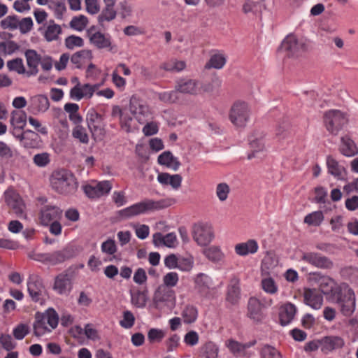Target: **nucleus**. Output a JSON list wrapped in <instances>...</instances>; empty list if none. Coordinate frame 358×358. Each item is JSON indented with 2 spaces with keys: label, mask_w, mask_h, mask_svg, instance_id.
Segmentation results:
<instances>
[{
  "label": "nucleus",
  "mask_w": 358,
  "mask_h": 358,
  "mask_svg": "<svg viewBox=\"0 0 358 358\" xmlns=\"http://www.w3.org/2000/svg\"><path fill=\"white\" fill-rule=\"evenodd\" d=\"M171 205V201L169 199L154 201L147 199L119 210L117 215L122 220H128L150 211L167 208Z\"/></svg>",
  "instance_id": "f257e3e1"
},
{
  "label": "nucleus",
  "mask_w": 358,
  "mask_h": 358,
  "mask_svg": "<svg viewBox=\"0 0 358 358\" xmlns=\"http://www.w3.org/2000/svg\"><path fill=\"white\" fill-rule=\"evenodd\" d=\"M50 180L52 189L62 195L73 194L78 187L75 176L66 169L55 171L52 173Z\"/></svg>",
  "instance_id": "f03ea898"
},
{
  "label": "nucleus",
  "mask_w": 358,
  "mask_h": 358,
  "mask_svg": "<svg viewBox=\"0 0 358 358\" xmlns=\"http://www.w3.org/2000/svg\"><path fill=\"white\" fill-rule=\"evenodd\" d=\"M34 318V335L36 337H41L56 329L59 320L57 313L52 308H49L44 313L36 312Z\"/></svg>",
  "instance_id": "7ed1b4c3"
},
{
  "label": "nucleus",
  "mask_w": 358,
  "mask_h": 358,
  "mask_svg": "<svg viewBox=\"0 0 358 358\" xmlns=\"http://www.w3.org/2000/svg\"><path fill=\"white\" fill-rule=\"evenodd\" d=\"M336 295L331 300L338 306L341 314L345 317H350L356 309V296L354 290L348 287L343 292L342 289H337Z\"/></svg>",
  "instance_id": "20e7f679"
},
{
  "label": "nucleus",
  "mask_w": 358,
  "mask_h": 358,
  "mask_svg": "<svg viewBox=\"0 0 358 358\" xmlns=\"http://www.w3.org/2000/svg\"><path fill=\"white\" fill-rule=\"evenodd\" d=\"M324 122L329 132L333 135H337L348 122V119L345 113L341 110H329L324 114Z\"/></svg>",
  "instance_id": "39448f33"
},
{
  "label": "nucleus",
  "mask_w": 358,
  "mask_h": 358,
  "mask_svg": "<svg viewBox=\"0 0 358 358\" xmlns=\"http://www.w3.org/2000/svg\"><path fill=\"white\" fill-rule=\"evenodd\" d=\"M229 117L231 123L236 127H245L250 117L248 104L243 101L234 103L230 109Z\"/></svg>",
  "instance_id": "423d86ee"
},
{
  "label": "nucleus",
  "mask_w": 358,
  "mask_h": 358,
  "mask_svg": "<svg viewBox=\"0 0 358 358\" xmlns=\"http://www.w3.org/2000/svg\"><path fill=\"white\" fill-rule=\"evenodd\" d=\"M192 237L199 245H208L214 238V231L211 224L203 222L195 224L192 229Z\"/></svg>",
  "instance_id": "0eeeda50"
},
{
  "label": "nucleus",
  "mask_w": 358,
  "mask_h": 358,
  "mask_svg": "<svg viewBox=\"0 0 358 358\" xmlns=\"http://www.w3.org/2000/svg\"><path fill=\"white\" fill-rule=\"evenodd\" d=\"M27 291L31 300L42 303L46 296V289L42 279L37 275H30L27 280Z\"/></svg>",
  "instance_id": "6e6552de"
},
{
  "label": "nucleus",
  "mask_w": 358,
  "mask_h": 358,
  "mask_svg": "<svg viewBox=\"0 0 358 358\" xmlns=\"http://www.w3.org/2000/svg\"><path fill=\"white\" fill-rule=\"evenodd\" d=\"M129 110L140 124L152 118V113L146 103L133 96L130 99Z\"/></svg>",
  "instance_id": "1a4fd4ad"
},
{
  "label": "nucleus",
  "mask_w": 358,
  "mask_h": 358,
  "mask_svg": "<svg viewBox=\"0 0 358 358\" xmlns=\"http://www.w3.org/2000/svg\"><path fill=\"white\" fill-rule=\"evenodd\" d=\"M301 259L313 266L324 270H330L334 265L329 257L317 252H305L303 254Z\"/></svg>",
  "instance_id": "9d476101"
},
{
  "label": "nucleus",
  "mask_w": 358,
  "mask_h": 358,
  "mask_svg": "<svg viewBox=\"0 0 358 358\" xmlns=\"http://www.w3.org/2000/svg\"><path fill=\"white\" fill-rule=\"evenodd\" d=\"M279 50L285 52L288 57L298 56L306 50V45L294 35L290 34L282 41Z\"/></svg>",
  "instance_id": "9b49d317"
},
{
  "label": "nucleus",
  "mask_w": 358,
  "mask_h": 358,
  "mask_svg": "<svg viewBox=\"0 0 358 358\" xmlns=\"http://www.w3.org/2000/svg\"><path fill=\"white\" fill-rule=\"evenodd\" d=\"M73 275L66 271L58 274L54 280L52 287L58 294L68 296L73 289Z\"/></svg>",
  "instance_id": "f8f14e48"
},
{
  "label": "nucleus",
  "mask_w": 358,
  "mask_h": 358,
  "mask_svg": "<svg viewBox=\"0 0 358 358\" xmlns=\"http://www.w3.org/2000/svg\"><path fill=\"white\" fill-rule=\"evenodd\" d=\"M264 308V304L258 299L250 297L248 301L246 315L253 322L256 324L261 323L266 316Z\"/></svg>",
  "instance_id": "ddd939ff"
},
{
  "label": "nucleus",
  "mask_w": 358,
  "mask_h": 358,
  "mask_svg": "<svg viewBox=\"0 0 358 358\" xmlns=\"http://www.w3.org/2000/svg\"><path fill=\"white\" fill-rule=\"evenodd\" d=\"M89 41L92 45L99 50L104 49L113 53L117 52V46L113 43L112 38L109 34L97 31L91 34Z\"/></svg>",
  "instance_id": "4468645a"
},
{
  "label": "nucleus",
  "mask_w": 358,
  "mask_h": 358,
  "mask_svg": "<svg viewBox=\"0 0 358 358\" xmlns=\"http://www.w3.org/2000/svg\"><path fill=\"white\" fill-rule=\"evenodd\" d=\"M23 129L22 128L13 127L10 132L15 138L20 141L24 148H34L37 144L38 134L29 129L23 132Z\"/></svg>",
  "instance_id": "2eb2a0df"
},
{
  "label": "nucleus",
  "mask_w": 358,
  "mask_h": 358,
  "mask_svg": "<svg viewBox=\"0 0 358 358\" xmlns=\"http://www.w3.org/2000/svg\"><path fill=\"white\" fill-rule=\"evenodd\" d=\"M88 129L92 135L103 134L104 132L103 117L94 108L88 110L86 115Z\"/></svg>",
  "instance_id": "dca6fc26"
},
{
  "label": "nucleus",
  "mask_w": 358,
  "mask_h": 358,
  "mask_svg": "<svg viewBox=\"0 0 358 358\" xmlns=\"http://www.w3.org/2000/svg\"><path fill=\"white\" fill-rule=\"evenodd\" d=\"M99 87V85L88 83L81 85L80 82H78V84L71 89L70 97L76 101H80L83 98L90 99Z\"/></svg>",
  "instance_id": "f3484780"
},
{
  "label": "nucleus",
  "mask_w": 358,
  "mask_h": 358,
  "mask_svg": "<svg viewBox=\"0 0 358 358\" xmlns=\"http://www.w3.org/2000/svg\"><path fill=\"white\" fill-rule=\"evenodd\" d=\"M5 199L7 205L13 210L16 216L22 217L24 215V204L20 194L13 190L5 192Z\"/></svg>",
  "instance_id": "a211bd4d"
},
{
  "label": "nucleus",
  "mask_w": 358,
  "mask_h": 358,
  "mask_svg": "<svg viewBox=\"0 0 358 358\" xmlns=\"http://www.w3.org/2000/svg\"><path fill=\"white\" fill-rule=\"evenodd\" d=\"M62 215V210L55 205L44 206L40 213L41 222L44 225H48L50 222L59 220Z\"/></svg>",
  "instance_id": "6ab92c4d"
},
{
  "label": "nucleus",
  "mask_w": 358,
  "mask_h": 358,
  "mask_svg": "<svg viewBox=\"0 0 358 358\" xmlns=\"http://www.w3.org/2000/svg\"><path fill=\"white\" fill-rule=\"evenodd\" d=\"M50 107V101L46 95L37 94L31 97L28 110L34 114L37 115L41 113H45Z\"/></svg>",
  "instance_id": "aec40b11"
},
{
  "label": "nucleus",
  "mask_w": 358,
  "mask_h": 358,
  "mask_svg": "<svg viewBox=\"0 0 358 358\" xmlns=\"http://www.w3.org/2000/svg\"><path fill=\"white\" fill-rule=\"evenodd\" d=\"M321 350L327 354L334 350L342 348L345 345L343 338L338 336H327L320 340Z\"/></svg>",
  "instance_id": "412c9836"
},
{
  "label": "nucleus",
  "mask_w": 358,
  "mask_h": 358,
  "mask_svg": "<svg viewBox=\"0 0 358 358\" xmlns=\"http://www.w3.org/2000/svg\"><path fill=\"white\" fill-rule=\"evenodd\" d=\"M241 299L240 280L234 276L231 278L227 288L226 300L231 305H236Z\"/></svg>",
  "instance_id": "4be33fe9"
},
{
  "label": "nucleus",
  "mask_w": 358,
  "mask_h": 358,
  "mask_svg": "<svg viewBox=\"0 0 358 358\" xmlns=\"http://www.w3.org/2000/svg\"><path fill=\"white\" fill-rule=\"evenodd\" d=\"M319 287L321 292L327 296H329V299L331 300L336 295L337 289H341L334 279L329 276H321L318 280Z\"/></svg>",
  "instance_id": "5701e85b"
},
{
  "label": "nucleus",
  "mask_w": 358,
  "mask_h": 358,
  "mask_svg": "<svg viewBox=\"0 0 358 358\" xmlns=\"http://www.w3.org/2000/svg\"><path fill=\"white\" fill-rule=\"evenodd\" d=\"M24 55L29 68L26 72L27 76H36L38 72V66L40 64L41 56L36 50L31 49L26 50Z\"/></svg>",
  "instance_id": "b1692460"
},
{
  "label": "nucleus",
  "mask_w": 358,
  "mask_h": 358,
  "mask_svg": "<svg viewBox=\"0 0 358 358\" xmlns=\"http://www.w3.org/2000/svg\"><path fill=\"white\" fill-rule=\"evenodd\" d=\"M297 308L292 303H286L280 308L279 321L280 324L285 327L289 324L294 320Z\"/></svg>",
  "instance_id": "393cba45"
},
{
  "label": "nucleus",
  "mask_w": 358,
  "mask_h": 358,
  "mask_svg": "<svg viewBox=\"0 0 358 358\" xmlns=\"http://www.w3.org/2000/svg\"><path fill=\"white\" fill-rule=\"evenodd\" d=\"M304 303L315 310L321 308L323 304V296L316 289H308L303 294Z\"/></svg>",
  "instance_id": "a878e982"
},
{
  "label": "nucleus",
  "mask_w": 358,
  "mask_h": 358,
  "mask_svg": "<svg viewBox=\"0 0 358 358\" xmlns=\"http://www.w3.org/2000/svg\"><path fill=\"white\" fill-rule=\"evenodd\" d=\"M115 6V4L104 3V6L97 17L98 24L101 27H104L106 22H112L116 18L117 12Z\"/></svg>",
  "instance_id": "bb28decb"
},
{
  "label": "nucleus",
  "mask_w": 358,
  "mask_h": 358,
  "mask_svg": "<svg viewBox=\"0 0 358 358\" xmlns=\"http://www.w3.org/2000/svg\"><path fill=\"white\" fill-rule=\"evenodd\" d=\"M48 264L52 266L62 264L66 260L73 257V252L69 248L49 252Z\"/></svg>",
  "instance_id": "cd10ccee"
},
{
  "label": "nucleus",
  "mask_w": 358,
  "mask_h": 358,
  "mask_svg": "<svg viewBox=\"0 0 358 358\" xmlns=\"http://www.w3.org/2000/svg\"><path fill=\"white\" fill-rule=\"evenodd\" d=\"M157 162L159 164L166 166L174 171H177L180 166V162L178 158L174 157L170 151H164L159 155L157 158Z\"/></svg>",
  "instance_id": "c85d7f7f"
},
{
  "label": "nucleus",
  "mask_w": 358,
  "mask_h": 358,
  "mask_svg": "<svg viewBox=\"0 0 358 358\" xmlns=\"http://www.w3.org/2000/svg\"><path fill=\"white\" fill-rule=\"evenodd\" d=\"M259 248L257 242L250 239L245 243H238L235 246V252L240 256H246L248 254L255 253Z\"/></svg>",
  "instance_id": "c756f323"
},
{
  "label": "nucleus",
  "mask_w": 358,
  "mask_h": 358,
  "mask_svg": "<svg viewBox=\"0 0 358 358\" xmlns=\"http://www.w3.org/2000/svg\"><path fill=\"white\" fill-rule=\"evenodd\" d=\"M175 90L181 93L196 94L197 83L195 80L191 79H180L176 82Z\"/></svg>",
  "instance_id": "7c9ffc66"
},
{
  "label": "nucleus",
  "mask_w": 358,
  "mask_h": 358,
  "mask_svg": "<svg viewBox=\"0 0 358 358\" xmlns=\"http://www.w3.org/2000/svg\"><path fill=\"white\" fill-rule=\"evenodd\" d=\"M340 151L346 157H353L358 153V148L349 136H345L341 138Z\"/></svg>",
  "instance_id": "2f4dec72"
},
{
  "label": "nucleus",
  "mask_w": 358,
  "mask_h": 358,
  "mask_svg": "<svg viewBox=\"0 0 358 358\" xmlns=\"http://www.w3.org/2000/svg\"><path fill=\"white\" fill-rule=\"evenodd\" d=\"M92 58V51L90 50H81L72 55L71 62L77 69H81L83 64L90 61Z\"/></svg>",
  "instance_id": "473e14b6"
},
{
  "label": "nucleus",
  "mask_w": 358,
  "mask_h": 358,
  "mask_svg": "<svg viewBox=\"0 0 358 358\" xmlns=\"http://www.w3.org/2000/svg\"><path fill=\"white\" fill-rule=\"evenodd\" d=\"M148 291L147 289L143 290H138L135 292H131V303L140 308H143L146 306L148 301Z\"/></svg>",
  "instance_id": "72a5a7b5"
},
{
  "label": "nucleus",
  "mask_w": 358,
  "mask_h": 358,
  "mask_svg": "<svg viewBox=\"0 0 358 358\" xmlns=\"http://www.w3.org/2000/svg\"><path fill=\"white\" fill-rule=\"evenodd\" d=\"M181 317L185 324H192L198 317V309L193 305H186L181 312Z\"/></svg>",
  "instance_id": "f704fd0d"
},
{
  "label": "nucleus",
  "mask_w": 358,
  "mask_h": 358,
  "mask_svg": "<svg viewBox=\"0 0 358 358\" xmlns=\"http://www.w3.org/2000/svg\"><path fill=\"white\" fill-rule=\"evenodd\" d=\"M27 114L23 110H13L11 113L10 124L12 127L24 129L27 124Z\"/></svg>",
  "instance_id": "c9c22d12"
},
{
  "label": "nucleus",
  "mask_w": 358,
  "mask_h": 358,
  "mask_svg": "<svg viewBox=\"0 0 358 358\" xmlns=\"http://www.w3.org/2000/svg\"><path fill=\"white\" fill-rule=\"evenodd\" d=\"M327 165L328 172L330 174L338 179L342 177V173L345 171V168L339 165L338 162L331 156L327 157Z\"/></svg>",
  "instance_id": "e433bc0d"
},
{
  "label": "nucleus",
  "mask_w": 358,
  "mask_h": 358,
  "mask_svg": "<svg viewBox=\"0 0 358 358\" xmlns=\"http://www.w3.org/2000/svg\"><path fill=\"white\" fill-rule=\"evenodd\" d=\"M227 59L223 54L217 53L211 55L208 62L206 64L205 68L210 69H222L226 64Z\"/></svg>",
  "instance_id": "4c0bfd02"
},
{
  "label": "nucleus",
  "mask_w": 358,
  "mask_h": 358,
  "mask_svg": "<svg viewBox=\"0 0 358 358\" xmlns=\"http://www.w3.org/2000/svg\"><path fill=\"white\" fill-rule=\"evenodd\" d=\"M195 287L199 292H206L211 285V278L202 273H199L194 280Z\"/></svg>",
  "instance_id": "58836bf2"
},
{
  "label": "nucleus",
  "mask_w": 358,
  "mask_h": 358,
  "mask_svg": "<svg viewBox=\"0 0 358 358\" xmlns=\"http://www.w3.org/2000/svg\"><path fill=\"white\" fill-rule=\"evenodd\" d=\"M203 253L208 259L213 262H220L224 257L220 248L217 246H211L206 248Z\"/></svg>",
  "instance_id": "ea45409f"
},
{
  "label": "nucleus",
  "mask_w": 358,
  "mask_h": 358,
  "mask_svg": "<svg viewBox=\"0 0 358 358\" xmlns=\"http://www.w3.org/2000/svg\"><path fill=\"white\" fill-rule=\"evenodd\" d=\"M88 23V18L85 15H79L72 17L69 26L74 30L82 31L87 27Z\"/></svg>",
  "instance_id": "a19ab883"
},
{
  "label": "nucleus",
  "mask_w": 358,
  "mask_h": 358,
  "mask_svg": "<svg viewBox=\"0 0 358 358\" xmlns=\"http://www.w3.org/2000/svg\"><path fill=\"white\" fill-rule=\"evenodd\" d=\"M324 219L323 213L317 210L306 215L303 222L309 226L318 227L322 224Z\"/></svg>",
  "instance_id": "79ce46f5"
},
{
  "label": "nucleus",
  "mask_w": 358,
  "mask_h": 358,
  "mask_svg": "<svg viewBox=\"0 0 358 358\" xmlns=\"http://www.w3.org/2000/svg\"><path fill=\"white\" fill-rule=\"evenodd\" d=\"M62 33V28L57 24H50L45 31L44 37L47 41H52L58 38Z\"/></svg>",
  "instance_id": "37998d69"
},
{
  "label": "nucleus",
  "mask_w": 358,
  "mask_h": 358,
  "mask_svg": "<svg viewBox=\"0 0 358 358\" xmlns=\"http://www.w3.org/2000/svg\"><path fill=\"white\" fill-rule=\"evenodd\" d=\"M202 355L204 358H217L219 348L212 341L207 342L202 347Z\"/></svg>",
  "instance_id": "c03bdc74"
},
{
  "label": "nucleus",
  "mask_w": 358,
  "mask_h": 358,
  "mask_svg": "<svg viewBox=\"0 0 358 358\" xmlns=\"http://www.w3.org/2000/svg\"><path fill=\"white\" fill-rule=\"evenodd\" d=\"M171 292L165 286H159L154 293L153 300L155 303L164 302L169 300Z\"/></svg>",
  "instance_id": "a18cd8bd"
},
{
  "label": "nucleus",
  "mask_w": 358,
  "mask_h": 358,
  "mask_svg": "<svg viewBox=\"0 0 358 358\" xmlns=\"http://www.w3.org/2000/svg\"><path fill=\"white\" fill-rule=\"evenodd\" d=\"M194 257L191 255L178 257L177 268L185 272L190 271L194 266Z\"/></svg>",
  "instance_id": "49530a36"
},
{
  "label": "nucleus",
  "mask_w": 358,
  "mask_h": 358,
  "mask_svg": "<svg viewBox=\"0 0 358 358\" xmlns=\"http://www.w3.org/2000/svg\"><path fill=\"white\" fill-rule=\"evenodd\" d=\"M7 67L10 71H15L18 74H26L23 60L21 58H15L7 62Z\"/></svg>",
  "instance_id": "de8ad7c7"
},
{
  "label": "nucleus",
  "mask_w": 358,
  "mask_h": 358,
  "mask_svg": "<svg viewBox=\"0 0 358 358\" xmlns=\"http://www.w3.org/2000/svg\"><path fill=\"white\" fill-rule=\"evenodd\" d=\"M72 136L74 138L78 139L81 143L87 144L89 143V136L87 134L85 128L81 125H76L73 131Z\"/></svg>",
  "instance_id": "09e8293b"
},
{
  "label": "nucleus",
  "mask_w": 358,
  "mask_h": 358,
  "mask_svg": "<svg viewBox=\"0 0 358 358\" xmlns=\"http://www.w3.org/2000/svg\"><path fill=\"white\" fill-rule=\"evenodd\" d=\"M117 108L118 109L121 128L127 133L131 132L132 130L131 123L133 120L132 117L128 113H123L120 108Z\"/></svg>",
  "instance_id": "8fccbe9b"
},
{
  "label": "nucleus",
  "mask_w": 358,
  "mask_h": 358,
  "mask_svg": "<svg viewBox=\"0 0 358 358\" xmlns=\"http://www.w3.org/2000/svg\"><path fill=\"white\" fill-rule=\"evenodd\" d=\"M262 358H282L280 352L274 347L270 345H264L261 351Z\"/></svg>",
  "instance_id": "3c124183"
},
{
  "label": "nucleus",
  "mask_w": 358,
  "mask_h": 358,
  "mask_svg": "<svg viewBox=\"0 0 358 358\" xmlns=\"http://www.w3.org/2000/svg\"><path fill=\"white\" fill-rule=\"evenodd\" d=\"M290 134V124L287 120L280 122L275 130V135L279 139L287 138Z\"/></svg>",
  "instance_id": "603ef678"
},
{
  "label": "nucleus",
  "mask_w": 358,
  "mask_h": 358,
  "mask_svg": "<svg viewBox=\"0 0 358 358\" xmlns=\"http://www.w3.org/2000/svg\"><path fill=\"white\" fill-rule=\"evenodd\" d=\"M65 45L69 50H73L76 47H83L84 45L83 39L76 35H71L66 38Z\"/></svg>",
  "instance_id": "864d4df0"
},
{
  "label": "nucleus",
  "mask_w": 358,
  "mask_h": 358,
  "mask_svg": "<svg viewBox=\"0 0 358 358\" xmlns=\"http://www.w3.org/2000/svg\"><path fill=\"white\" fill-rule=\"evenodd\" d=\"M135 323V317L130 310L123 312V318L120 321V325L124 329L131 328Z\"/></svg>",
  "instance_id": "5fc2aeb1"
},
{
  "label": "nucleus",
  "mask_w": 358,
  "mask_h": 358,
  "mask_svg": "<svg viewBox=\"0 0 358 358\" xmlns=\"http://www.w3.org/2000/svg\"><path fill=\"white\" fill-rule=\"evenodd\" d=\"M250 148L252 149L251 153L248 155V159H251L255 157V152L262 150L264 148V143L262 139L250 138Z\"/></svg>",
  "instance_id": "6e6d98bb"
},
{
  "label": "nucleus",
  "mask_w": 358,
  "mask_h": 358,
  "mask_svg": "<svg viewBox=\"0 0 358 358\" xmlns=\"http://www.w3.org/2000/svg\"><path fill=\"white\" fill-rule=\"evenodd\" d=\"M165 336V331L160 329L152 328L148 332V339L150 343L161 342Z\"/></svg>",
  "instance_id": "4d7b16f0"
},
{
  "label": "nucleus",
  "mask_w": 358,
  "mask_h": 358,
  "mask_svg": "<svg viewBox=\"0 0 358 358\" xmlns=\"http://www.w3.org/2000/svg\"><path fill=\"white\" fill-rule=\"evenodd\" d=\"M229 192L230 187L225 182L219 183L216 187V195L220 201H226Z\"/></svg>",
  "instance_id": "13d9d810"
},
{
  "label": "nucleus",
  "mask_w": 358,
  "mask_h": 358,
  "mask_svg": "<svg viewBox=\"0 0 358 358\" xmlns=\"http://www.w3.org/2000/svg\"><path fill=\"white\" fill-rule=\"evenodd\" d=\"M262 287L264 292L271 294H275L278 291V287L272 278L262 279Z\"/></svg>",
  "instance_id": "bf43d9fd"
},
{
  "label": "nucleus",
  "mask_w": 358,
  "mask_h": 358,
  "mask_svg": "<svg viewBox=\"0 0 358 358\" xmlns=\"http://www.w3.org/2000/svg\"><path fill=\"white\" fill-rule=\"evenodd\" d=\"M19 20L16 15H8L1 20V26L3 29H15L18 28Z\"/></svg>",
  "instance_id": "052dcab7"
},
{
  "label": "nucleus",
  "mask_w": 358,
  "mask_h": 358,
  "mask_svg": "<svg viewBox=\"0 0 358 358\" xmlns=\"http://www.w3.org/2000/svg\"><path fill=\"white\" fill-rule=\"evenodd\" d=\"M180 336L174 334L171 335L168 339L165 341V345L166 347V351L168 352H173L176 350L180 345Z\"/></svg>",
  "instance_id": "680f3d73"
},
{
  "label": "nucleus",
  "mask_w": 358,
  "mask_h": 358,
  "mask_svg": "<svg viewBox=\"0 0 358 358\" xmlns=\"http://www.w3.org/2000/svg\"><path fill=\"white\" fill-rule=\"evenodd\" d=\"M179 280L178 274L176 272H169L163 277L164 286L166 287H175Z\"/></svg>",
  "instance_id": "e2e57ef3"
},
{
  "label": "nucleus",
  "mask_w": 358,
  "mask_h": 358,
  "mask_svg": "<svg viewBox=\"0 0 358 358\" xmlns=\"http://www.w3.org/2000/svg\"><path fill=\"white\" fill-rule=\"evenodd\" d=\"M101 251L109 255H114L117 251V246L114 240L108 238L107 241L102 243Z\"/></svg>",
  "instance_id": "0e129e2a"
},
{
  "label": "nucleus",
  "mask_w": 358,
  "mask_h": 358,
  "mask_svg": "<svg viewBox=\"0 0 358 358\" xmlns=\"http://www.w3.org/2000/svg\"><path fill=\"white\" fill-rule=\"evenodd\" d=\"M0 343L3 349L8 352L13 350L16 346V343L13 342L11 336L9 334H2L0 336Z\"/></svg>",
  "instance_id": "69168bd1"
},
{
  "label": "nucleus",
  "mask_w": 358,
  "mask_h": 358,
  "mask_svg": "<svg viewBox=\"0 0 358 358\" xmlns=\"http://www.w3.org/2000/svg\"><path fill=\"white\" fill-rule=\"evenodd\" d=\"M13 334L16 339L22 340L29 334V327L24 324H18L14 328Z\"/></svg>",
  "instance_id": "338daca9"
},
{
  "label": "nucleus",
  "mask_w": 358,
  "mask_h": 358,
  "mask_svg": "<svg viewBox=\"0 0 358 358\" xmlns=\"http://www.w3.org/2000/svg\"><path fill=\"white\" fill-rule=\"evenodd\" d=\"M177 91L172 90L157 94L158 99L164 103H173L177 99Z\"/></svg>",
  "instance_id": "774afa93"
}]
</instances>
